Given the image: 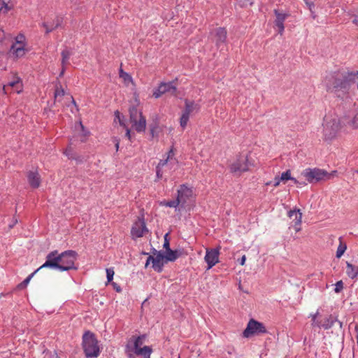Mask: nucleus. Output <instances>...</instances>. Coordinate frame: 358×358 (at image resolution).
I'll return each instance as SVG.
<instances>
[{
    "mask_svg": "<svg viewBox=\"0 0 358 358\" xmlns=\"http://www.w3.org/2000/svg\"><path fill=\"white\" fill-rule=\"evenodd\" d=\"M327 87L335 96L348 99L358 91V72L336 73L329 78Z\"/></svg>",
    "mask_w": 358,
    "mask_h": 358,
    "instance_id": "1",
    "label": "nucleus"
},
{
    "mask_svg": "<svg viewBox=\"0 0 358 358\" xmlns=\"http://www.w3.org/2000/svg\"><path fill=\"white\" fill-rule=\"evenodd\" d=\"M77 256V252L73 250H66L61 254H59L57 250L52 251L47 255L45 262L40 266V268H57L60 271L76 270L77 268L74 264Z\"/></svg>",
    "mask_w": 358,
    "mask_h": 358,
    "instance_id": "2",
    "label": "nucleus"
},
{
    "mask_svg": "<svg viewBox=\"0 0 358 358\" xmlns=\"http://www.w3.org/2000/svg\"><path fill=\"white\" fill-rule=\"evenodd\" d=\"M343 130L341 118L326 117L324 120L322 135L324 141L335 139L338 133Z\"/></svg>",
    "mask_w": 358,
    "mask_h": 358,
    "instance_id": "3",
    "label": "nucleus"
},
{
    "mask_svg": "<svg viewBox=\"0 0 358 358\" xmlns=\"http://www.w3.org/2000/svg\"><path fill=\"white\" fill-rule=\"evenodd\" d=\"M83 348L85 355L88 358L97 357L100 354V348L95 335L90 331L83 336Z\"/></svg>",
    "mask_w": 358,
    "mask_h": 358,
    "instance_id": "4",
    "label": "nucleus"
},
{
    "mask_svg": "<svg viewBox=\"0 0 358 358\" xmlns=\"http://www.w3.org/2000/svg\"><path fill=\"white\" fill-rule=\"evenodd\" d=\"M251 166H254L252 159L248 155H241L230 164L229 169L233 173H241L249 171Z\"/></svg>",
    "mask_w": 358,
    "mask_h": 358,
    "instance_id": "5",
    "label": "nucleus"
},
{
    "mask_svg": "<svg viewBox=\"0 0 358 358\" xmlns=\"http://www.w3.org/2000/svg\"><path fill=\"white\" fill-rule=\"evenodd\" d=\"M327 176L326 171L317 168H308L303 170L301 173V176L303 177L309 183H315L325 180V176Z\"/></svg>",
    "mask_w": 358,
    "mask_h": 358,
    "instance_id": "6",
    "label": "nucleus"
},
{
    "mask_svg": "<svg viewBox=\"0 0 358 358\" xmlns=\"http://www.w3.org/2000/svg\"><path fill=\"white\" fill-rule=\"evenodd\" d=\"M266 333H267V330L263 323L254 319H250L243 332V336L244 338H250L254 335H260Z\"/></svg>",
    "mask_w": 358,
    "mask_h": 358,
    "instance_id": "7",
    "label": "nucleus"
},
{
    "mask_svg": "<svg viewBox=\"0 0 358 358\" xmlns=\"http://www.w3.org/2000/svg\"><path fill=\"white\" fill-rule=\"evenodd\" d=\"M175 152L173 148H171L167 153L166 158L165 159H161L156 167V175L158 179H161L163 177V169L167 167L169 169H171V165L177 163L176 159L174 157Z\"/></svg>",
    "mask_w": 358,
    "mask_h": 358,
    "instance_id": "8",
    "label": "nucleus"
},
{
    "mask_svg": "<svg viewBox=\"0 0 358 358\" xmlns=\"http://www.w3.org/2000/svg\"><path fill=\"white\" fill-rule=\"evenodd\" d=\"M10 52L15 57H22L26 53L25 37L22 34H19L15 38V43L10 48Z\"/></svg>",
    "mask_w": 358,
    "mask_h": 358,
    "instance_id": "9",
    "label": "nucleus"
},
{
    "mask_svg": "<svg viewBox=\"0 0 358 358\" xmlns=\"http://www.w3.org/2000/svg\"><path fill=\"white\" fill-rule=\"evenodd\" d=\"M177 90V87L175 85L174 82H169V83H162L158 86L157 89L153 91L152 96L158 99L162 94L166 93H169L171 94L175 95Z\"/></svg>",
    "mask_w": 358,
    "mask_h": 358,
    "instance_id": "10",
    "label": "nucleus"
},
{
    "mask_svg": "<svg viewBox=\"0 0 358 358\" xmlns=\"http://www.w3.org/2000/svg\"><path fill=\"white\" fill-rule=\"evenodd\" d=\"M193 195L192 188L185 185H182L178 189L177 201L181 208H185V204L189 201Z\"/></svg>",
    "mask_w": 358,
    "mask_h": 358,
    "instance_id": "11",
    "label": "nucleus"
},
{
    "mask_svg": "<svg viewBox=\"0 0 358 358\" xmlns=\"http://www.w3.org/2000/svg\"><path fill=\"white\" fill-rule=\"evenodd\" d=\"M148 232V230L143 218H138V220L134 223L131 229V235L133 238L142 237Z\"/></svg>",
    "mask_w": 358,
    "mask_h": 358,
    "instance_id": "12",
    "label": "nucleus"
},
{
    "mask_svg": "<svg viewBox=\"0 0 358 358\" xmlns=\"http://www.w3.org/2000/svg\"><path fill=\"white\" fill-rule=\"evenodd\" d=\"M342 124L343 126V131L348 132L349 130L358 129V113L353 117L343 116L341 117Z\"/></svg>",
    "mask_w": 358,
    "mask_h": 358,
    "instance_id": "13",
    "label": "nucleus"
},
{
    "mask_svg": "<svg viewBox=\"0 0 358 358\" xmlns=\"http://www.w3.org/2000/svg\"><path fill=\"white\" fill-rule=\"evenodd\" d=\"M152 262V267L157 272H161L164 263H166L164 255L161 253L157 254L155 257L150 256L145 263V267Z\"/></svg>",
    "mask_w": 358,
    "mask_h": 358,
    "instance_id": "14",
    "label": "nucleus"
},
{
    "mask_svg": "<svg viewBox=\"0 0 358 358\" xmlns=\"http://www.w3.org/2000/svg\"><path fill=\"white\" fill-rule=\"evenodd\" d=\"M219 249H206L205 261L208 264V269L211 268L219 262Z\"/></svg>",
    "mask_w": 358,
    "mask_h": 358,
    "instance_id": "15",
    "label": "nucleus"
},
{
    "mask_svg": "<svg viewBox=\"0 0 358 358\" xmlns=\"http://www.w3.org/2000/svg\"><path fill=\"white\" fill-rule=\"evenodd\" d=\"M10 88L17 94L20 93L22 91V83L21 79L14 75L13 80L8 82L7 85H3V92L5 94H8L9 92Z\"/></svg>",
    "mask_w": 358,
    "mask_h": 358,
    "instance_id": "16",
    "label": "nucleus"
},
{
    "mask_svg": "<svg viewBox=\"0 0 358 358\" xmlns=\"http://www.w3.org/2000/svg\"><path fill=\"white\" fill-rule=\"evenodd\" d=\"M65 96H66L65 98L67 99V101H71V103H72V106L78 111V106H77L74 99L73 98V96L69 95V94H66V95L65 92H64V89L62 87L61 85L57 86L56 89H55V101H58V102L62 101V99Z\"/></svg>",
    "mask_w": 358,
    "mask_h": 358,
    "instance_id": "17",
    "label": "nucleus"
},
{
    "mask_svg": "<svg viewBox=\"0 0 358 358\" xmlns=\"http://www.w3.org/2000/svg\"><path fill=\"white\" fill-rule=\"evenodd\" d=\"M288 216L290 218H293L292 227L296 232H299L301 230V224L302 222V213L300 212V210H289L288 212Z\"/></svg>",
    "mask_w": 358,
    "mask_h": 358,
    "instance_id": "18",
    "label": "nucleus"
},
{
    "mask_svg": "<svg viewBox=\"0 0 358 358\" xmlns=\"http://www.w3.org/2000/svg\"><path fill=\"white\" fill-rule=\"evenodd\" d=\"M63 22V18L60 16H56L52 22H45L43 27L45 29L46 34H48L55 29L59 27Z\"/></svg>",
    "mask_w": 358,
    "mask_h": 358,
    "instance_id": "19",
    "label": "nucleus"
},
{
    "mask_svg": "<svg viewBox=\"0 0 358 358\" xmlns=\"http://www.w3.org/2000/svg\"><path fill=\"white\" fill-rule=\"evenodd\" d=\"M212 34H215V42L217 47H220L221 44L225 43L227 39V30L224 28H217Z\"/></svg>",
    "mask_w": 358,
    "mask_h": 358,
    "instance_id": "20",
    "label": "nucleus"
},
{
    "mask_svg": "<svg viewBox=\"0 0 358 358\" xmlns=\"http://www.w3.org/2000/svg\"><path fill=\"white\" fill-rule=\"evenodd\" d=\"M27 179L30 186L38 188L41 184V177L37 171H29L27 173Z\"/></svg>",
    "mask_w": 358,
    "mask_h": 358,
    "instance_id": "21",
    "label": "nucleus"
},
{
    "mask_svg": "<svg viewBox=\"0 0 358 358\" xmlns=\"http://www.w3.org/2000/svg\"><path fill=\"white\" fill-rule=\"evenodd\" d=\"M132 351L137 356H142L143 358H150L152 349L150 346H143L141 348L132 350Z\"/></svg>",
    "mask_w": 358,
    "mask_h": 358,
    "instance_id": "22",
    "label": "nucleus"
},
{
    "mask_svg": "<svg viewBox=\"0 0 358 358\" xmlns=\"http://www.w3.org/2000/svg\"><path fill=\"white\" fill-rule=\"evenodd\" d=\"M199 108L197 105L195 104L194 101H191L189 100H185V108L182 111V113L186 114L188 116H190V114L194 110H198Z\"/></svg>",
    "mask_w": 358,
    "mask_h": 358,
    "instance_id": "23",
    "label": "nucleus"
},
{
    "mask_svg": "<svg viewBox=\"0 0 358 358\" xmlns=\"http://www.w3.org/2000/svg\"><path fill=\"white\" fill-rule=\"evenodd\" d=\"M132 127L138 132L144 131L146 127V120L143 115L137 119L136 121L132 122Z\"/></svg>",
    "mask_w": 358,
    "mask_h": 358,
    "instance_id": "24",
    "label": "nucleus"
},
{
    "mask_svg": "<svg viewBox=\"0 0 358 358\" xmlns=\"http://www.w3.org/2000/svg\"><path fill=\"white\" fill-rule=\"evenodd\" d=\"M180 255L181 252L180 251L172 250L170 248H169V250H166L164 257L166 262L169 261L173 262L176 259H178L180 256Z\"/></svg>",
    "mask_w": 358,
    "mask_h": 358,
    "instance_id": "25",
    "label": "nucleus"
},
{
    "mask_svg": "<svg viewBox=\"0 0 358 358\" xmlns=\"http://www.w3.org/2000/svg\"><path fill=\"white\" fill-rule=\"evenodd\" d=\"M130 121L134 122L136 121L140 117H141L142 113L138 110L135 106H132L129 108Z\"/></svg>",
    "mask_w": 358,
    "mask_h": 358,
    "instance_id": "26",
    "label": "nucleus"
},
{
    "mask_svg": "<svg viewBox=\"0 0 358 358\" xmlns=\"http://www.w3.org/2000/svg\"><path fill=\"white\" fill-rule=\"evenodd\" d=\"M346 266L348 275L352 279L356 278L358 276V268L355 269L353 265L349 262L346 263Z\"/></svg>",
    "mask_w": 358,
    "mask_h": 358,
    "instance_id": "27",
    "label": "nucleus"
},
{
    "mask_svg": "<svg viewBox=\"0 0 358 358\" xmlns=\"http://www.w3.org/2000/svg\"><path fill=\"white\" fill-rule=\"evenodd\" d=\"M119 75L120 77L123 80L125 85L128 86L129 83H134L131 76L127 72H124L122 69H120Z\"/></svg>",
    "mask_w": 358,
    "mask_h": 358,
    "instance_id": "28",
    "label": "nucleus"
},
{
    "mask_svg": "<svg viewBox=\"0 0 358 358\" xmlns=\"http://www.w3.org/2000/svg\"><path fill=\"white\" fill-rule=\"evenodd\" d=\"M339 242L340 243L337 248L336 254V257L337 258H341L347 249V245L345 243L343 242L341 237L339 238Z\"/></svg>",
    "mask_w": 358,
    "mask_h": 358,
    "instance_id": "29",
    "label": "nucleus"
},
{
    "mask_svg": "<svg viewBox=\"0 0 358 358\" xmlns=\"http://www.w3.org/2000/svg\"><path fill=\"white\" fill-rule=\"evenodd\" d=\"M145 338V335L139 336L134 338V347L132 350H136L137 348H143L142 345L143 344V341Z\"/></svg>",
    "mask_w": 358,
    "mask_h": 358,
    "instance_id": "30",
    "label": "nucleus"
},
{
    "mask_svg": "<svg viewBox=\"0 0 358 358\" xmlns=\"http://www.w3.org/2000/svg\"><path fill=\"white\" fill-rule=\"evenodd\" d=\"M319 315V312L317 311L315 314H311L310 316L312 317V326L313 327H321L322 326L324 329H329V327H331V325H325V324H320V322H318L317 320H316V318L317 317V315Z\"/></svg>",
    "mask_w": 358,
    "mask_h": 358,
    "instance_id": "31",
    "label": "nucleus"
},
{
    "mask_svg": "<svg viewBox=\"0 0 358 358\" xmlns=\"http://www.w3.org/2000/svg\"><path fill=\"white\" fill-rule=\"evenodd\" d=\"M71 52L68 50H64L62 52V65L65 66L69 63V59L71 56Z\"/></svg>",
    "mask_w": 358,
    "mask_h": 358,
    "instance_id": "32",
    "label": "nucleus"
},
{
    "mask_svg": "<svg viewBox=\"0 0 358 358\" xmlns=\"http://www.w3.org/2000/svg\"><path fill=\"white\" fill-rule=\"evenodd\" d=\"M161 205L166 207L170 208H176L178 206H180L178 201L177 199L171 200V201H163L161 202Z\"/></svg>",
    "mask_w": 358,
    "mask_h": 358,
    "instance_id": "33",
    "label": "nucleus"
},
{
    "mask_svg": "<svg viewBox=\"0 0 358 358\" xmlns=\"http://www.w3.org/2000/svg\"><path fill=\"white\" fill-rule=\"evenodd\" d=\"M189 116L187 115L186 114H181L180 118V125L182 127V129L184 130L187 124V122L189 121Z\"/></svg>",
    "mask_w": 358,
    "mask_h": 358,
    "instance_id": "34",
    "label": "nucleus"
},
{
    "mask_svg": "<svg viewBox=\"0 0 358 358\" xmlns=\"http://www.w3.org/2000/svg\"><path fill=\"white\" fill-rule=\"evenodd\" d=\"M274 13L275 14V16H276V19L275 21L276 22H284L285 19L287 18V15L285 14V13H280L278 10H274Z\"/></svg>",
    "mask_w": 358,
    "mask_h": 358,
    "instance_id": "35",
    "label": "nucleus"
},
{
    "mask_svg": "<svg viewBox=\"0 0 358 358\" xmlns=\"http://www.w3.org/2000/svg\"><path fill=\"white\" fill-rule=\"evenodd\" d=\"M280 178L284 182H285L288 180H290L292 181H293V180H294V178H292L291 176V171H290V170H287V171L283 172L281 174V176L280 177Z\"/></svg>",
    "mask_w": 358,
    "mask_h": 358,
    "instance_id": "36",
    "label": "nucleus"
},
{
    "mask_svg": "<svg viewBox=\"0 0 358 358\" xmlns=\"http://www.w3.org/2000/svg\"><path fill=\"white\" fill-rule=\"evenodd\" d=\"M41 268H40V267L38 268H37L34 272H33L32 273H31L26 279H24V280L22 282L21 285H24V286H27L28 285V283L29 282V281L31 280V279L33 278V276L38 272L41 270Z\"/></svg>",
    "mask_w": 358,
    "mask_h": 358,
    "instance_id": "37",
    "label": "nucleus"
},
{
    "mask_svg": "<svg viewBox=\"0 0 358 358\" xmlns=\"http://www.w3.org/2000/svg\"><path fill=\"white\" fill-rule=\"evenodd\" d=\"M115 272L113 268H109L106 269V275L108 282L112 281Z\"/></svg>",
    "mask_w": 358,
    "mask_h": 358,
    "instance_id": "38",
    "label": "nucleus"
},
{
    "mask_svg": "<svg viewBox=\"0 0 358 358\" xmlns=\"http://www.w3.org/2000/svg\"><path fill=\"white\" fill-rule=\"evenodd\" d=\"M10 0H0V11L4 8L6 10H8V3Z\"/></svg>",
    "mask_w": 358,
    "mask_h": 358,
    "instance_id": "39",
    "label": "nucleus"
},
{
    "mask_svg": "<svg viewBox=\"0 0 358 358\" xmlns=\"http://www.w3.org/2000/svg\"><path fill=\"white\" fill-rule=\"evenodd\" d=\"M275 26L278 28L279 34L282 35L283 34L284 29H285L284 22L275 21Z\"/></svg>",
    "mask_w": 358,
    "mask_h": 358,
    "instance_id": "40",
    "label": "nucleus"
},
{
    "mask_svg": "<svg viewBox=\"0 0 358 358\" xmlns=\"http://www.w3.org/2000/svg\"><path fill=\"white\" fill-rule=\"evenodd\" d=\"M294 183L298 187H302L307 185V183L305 181L300 180L299 179L294 178L293 180Z\"/></svg>",
    "mask_w": 358,
    "mask_h": 358,
    "instance_id": "41",
    "label": "nucleus"
},
{
    "mask_svg": "<svg viewBox=\"0 0 358 358\" xmlns=\"http://www.w3.org/2000/svg\"><path fill=\"white\" fill-rule=\"evenodd\" d=\"M335 286H336V287H335V289H334L335 292H336V293L340 292L343 289V282H342L341 280V281L337 282L336 283Z\"/></svg>",
    "mask_w": 358,
    "mask_h": 358,
    "instance_id": "42",
    "label": "nucleus"
},
{
    "mask_svg": "<svg viewBox=\"0 0 358 358\" xmlns=\"http://www.w3.org/2000/svg\"><path fill=\"white\" fill-rule=\"evenodd\" d=\"M336 173H337L336 171H334L331 173L327 172L328 176H325V180H329V179L332 178L334 176H336Z\"/></svg>",
    "mask_w": 358,
    "mask_h": 358,
    "instance_id": "43",
    "label": "nucleus"
},
{
    "mask_svg": "<svg viewBox=\"0 0 358 358\" xmlns=\"http://www.w3.org/2000/svg\"><path fill=\"white\" fill-rule=\"evenodd\" d=\"M71 152H72V149L71 147L68 148L65 151H64V155H66L69 159L72 158V156H71Z\"/></svg>",
    "mask_w": 358,
    "mask_h": 358,
    "instance_id": "44",
    "label": "nucleus"
},
{
    "mask_svg": "<svg viewBox=\"0 0 358 358\" xmlns=\"http://www.w3.org/2000/svg\"><path fill=\"white\" fill-rule=\"evenodd\" d=\"M168 236V234H166L165 235V241H164V248L166 250H169V241L166 239V236Z\"/></svg>",
    "mask_w": 358,
    "mask_h": 358,
    "instance_id": "45",
    "label": "nucleus"
},
{
    "mask_svg": "<svg viewBox=\"0 0 358 358\" xmlns=\"http://www.w3.org/2000/svg\"><path fill=\"white\" fill-rule=\"evenodd\" d=\"M280 181H282V180H280V178L275 177L274 179V184H273L274 187H278L280 185Z\"/></svg>",
    "mask_w": 358,
    "mask_h": 358,
    "instance_id": "46",
    "label": "nucleus"
},
{
    "mask_svg": "<svg viewBox=\"0 0 358 358\" xmlns=\"http://www.w3.org/2000/svg\"><path fill=\"white\" fill-rule=\"evenodd\" d=\"M114 142L115 143V148H116V150L117 151L119 149L120 141L118 139L115 138Z\"/></svg>",
    "mask_w": 358,
    "mask_h": 358,
    "instance_id": "47",
    "label": "nucleus"
},
{
    "mask_svg": "<svg viewBox=\"0 0 358 358\" xmlns=\"http://www.w3.org/2000/svg\"><path fill=\"white\" fill-rule=\"evenodd\" d=\"M245 260H246V257L245 255H243L241 259V261H240V264L241 265H244L245 264Z\"/></svg>",
    "mask_w": 358,
    "mask_h": 358,
    "instance_id": "48",
    "label": "nucleus"
},
{
    "mask_svg": "<svg viewBox=\"0 0 358 358\" xmlns=\"http://www.w3.org/2000/svg\"><path fill=\"white\" fill-rule=\"evenodd\" d=\"M125 136L129 139L131 138V136H130V131L129 129H127V131H126V134H125Z\"/></svg>",
    "mask_w": 358,
    "mask_h": 358,
    "instance_id": "49",
    "label": "nucleus"
},
{
    "mask_svg": "<svg viewBox=\"0 0 358 358\" xmlns=\"http://www.w3.org/2000/svg\"><path fill=\"white\" fill-rule=\"evenodd\" d=\"M353 23H355L356 25L358 26V18L357 17H355L354 20H353Z\"/></svg>",
    "mask_w": 358,
    "mask_h": 358,
    "instance_id": "50",
    "label": "nucleus"
},
{
    "mask_svg": "<svg viewBox=\"0 0 358 358\" xmlns=\"http://www.w3.org/2000/svg\"><path fill=\"white\" fill-rule=\"evenodd\" d=\"M113 285H114V287L116 289V290L117 292H120L121 291V289L120 288V287H116V284L115 283H113Z\"/></svg>",
    "mask_w": 358,
    "mask_h": 358,
    "instance_id": "51",
    "label": "nucleus"
},
{
    "mask_svg": "<svg viewBox=\"0 0 358 358\" xmlns=\"http://www.w3.org/2000/svg\"><path fill=\"white\" fill-rule=\"evenodd\" d=\"M64 66H62V70L60 73V76H62L64 74Z\"/></svg>",
    "mask_w": 358,
    "mask_h": 358,
    "instance_id": "52",
    "label": "nucleus"
},
{
    "mask_svg": "<svg viewBox=\"0 0 358 358\" xmlns=\"http://www.w3.org/2000/svg\"><path fill=\"white\" fill-rule=\"evenodd\" d=\"M80 127L82 128V129L83 130V129H84V127H83V125L82 124V123H81V122H80Z\"/></svg>",
    "mask_w": 358,
    "mask_h": 358,
    "instance_id": "53",
    "label": "nucleus"
},
{
    "mask_svg": "<svg viewBox=\"0 0 358 358\" xmlns=\"http://www.w3.org/2000/svg\"><path fill=\"white\" fill-rule=\"evenodd\" d=\"M128 356L129 358H132V355L131 353H129Z\"/></svg>",
    "mask_w": 358,
    "mask_h": 358,
    "instance_id": "54",
    "label": "nucleus"
},
{
    "mask_svg": "<svg viewBox=\"0 0 358 358\" xmlns=\"http://www.w3.org/2000/svg\"><path fill=\"white\" fill-rule=\"evenodd\" d=\"M136 101L138 103V100L137 97L136 98Z\"/></svg>",
    "mask_w": 358,
    "mask_h": 358,
    "instance_id": "55",
    "label": "nucleus"
},
{
    "mask_svg": "<svg viewBox=\"0 0 358 358\" xmlns=\"http://www.w3.org/2000/svg\"><path fill=\"white\" fill-rule=\"evenodd\" d=\"M202 152H203V150L201 152V156H203V155Z\"/></svg>",
    "mask_w": 358,
    "mask_h": 358,
    "instance_id": "56",
    "label": "nucleus"
},
{
    "mask_svg": "<svg viewBox=\"0 0 358 358\" xmlns=\"http://www.w3.org/2000/svg\"><path fill=\"white\" fill-rule=\"evenodd\" d=\"M55 358H58L57 355H55Z\"/></svg>",
    "mask_w": 358,
    "mask_h": 358,
    "instance_id": "57",
    "label": "nucleus"
},
{
    "mask_svg": "<svg viewBox=\"0 0 358 358\" xmlns=\"http://www.w3.org/2000/svg\"><path fill=\"white\" fill-rule=\"evenodd\" d=\"M356 328L358 329V327H357Z\"/></svg>",
    "mask_w": 358,
    "mask_h": 358,
    "instance_id": "58",
    "label": "nucleus"
},
{
    "mask_svg": "<svg viewBox=\"0 0 358 358\" xmlns=\"http://www.w3.org/2000/svg\"><path fill=\"white\" fill-rule=\"evenodd\" d=\"M357 173H358V171H357Z\"/></svg>",
    "mask_w": 358,
    "mask_h": 358,
    "instance_id": "59",
    "label": "nucleus"
}]
</instances>
